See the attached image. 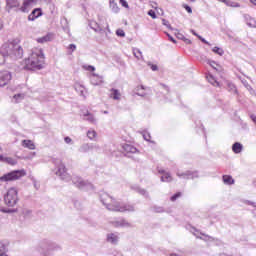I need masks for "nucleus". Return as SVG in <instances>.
<instances>
[{"instance_id":"obj_1","label":"nucleus","mask_w":256,"mask_h":256,"mask_svg":"<svg viewBox=\"0 0 256 256\" xmlns=\"http://www.w3.org/2000/svg\"><path fill=\"white\" fill-rule=\"evenodd\" d=\"M5 57H10L14 61L23 58V48L21 45L14 42H6L0 49V65L5 63Z\"/></svg>"},{"instance_id":"obj_2","label":"nucleus","mask_w":256,"mask_h":256,"mask_svg":"<svg viewBox=\"0 0 256 256\" xmlns=\"http://www.w3.org/2000/svg\"><path fill=\"white\" fill-rule=\"evenodd\" d=\"M100 201L101 203H103V205H105L106 209H108V211H116V212H120V213H125V211L128 212H133L135 211V206L131 205V204H121L117 201H115V199H113V197L109 196V194L102 192L100 194Z\"/></svg>"},{"instance_id":"obj_3","label":"nucleus","mask_w":256,"mask_h":256,"mask_svg":"<svg viewBox=\"0 0 256 256\" xmlns=\"http://www.w3.org/2000/svg\"><path fill=\"white\" fill-rule=\"evenodd\" d=\"M45 66V54L42 49H36L32 52L28 60L26 61L27 69L32 71H40Z\"/></svg>"},{"instance_id":"obj_4","label":"nucleus","mask_w":256,"mask_h":256,"mask_svg":"<svg viewBox=\"0 0 256 256\" xmlns=\"http://www.w3.org/2000/svg\"><path fill=\"white\" fill-rule=\"evenodd\" d=\"M59 249V246L54 243H45L42 242L35 250V256H47L49 251H55Z\"/></svg>"},{"instance_id":"obj_5","label":"nucleus","mask_w":256,"mask_h":256,"mask_svg":"<svg viewBox=\"0 0 256 256\" xmlns=\"http://www.w3.org/2000/svg\"><path fill=\"white\" fill-rule=\"evenodd\" d=\"M19 202V196L17 189L10 188L6 195L4 196V203L7 205V207H15L17 203Z\"/></svg>"},{"instance_id":"obj_6","label":"nucleus","mask_w":256,"mask_h":256,"mask_svg":"<svg viewBox=\"0 0 256 256\" xmlns=\"http://www.w3.org/2000/svg\"><path fill=\"white\" fill-rule=\"evenodd\" d=\"M25 175H27V172L23 169L14 170L0 177V181L4 183H7L8 181H17V179H21V177H25Z\"/></svg>"},{"instance_id":"obj_7","label":"nucleus","mask_w":256,"mask_h":256,"mask_svg":"<svg viewBox=\"0 0 256 256\" xmlns=\"http://www.w3.org/2000/svg\"><path fill=\"white\" fill-rule=\"evenodd\" d=\"M72 183H74L78 189H93V185L91 183L85 182L80 177H73Z\"/></svg>"},{"instance_id":"obj_8","label":"nucleus","mask_w":256,"mask_h":256,"mask_svg":"<svg viewBox=\"0 0 256 256\" xmlns=\"http://www.w3.org/2000/svg\"><path fill=\"white\" fill-rule=\"evenodd\" d=\"M12 77L11 72L7 70L0 71V87H5V85H8Z\"/></svg>"},{"instance_id":"obj_9","label":"nucleus","mask_w":256,"mask_h":256,"mask_svg":"<svg viewBox=\"0 0 256 256\" xmlns=\"http://www.w3.org/2000/svg\"><path fill=\"white\" fill-rule=\"evenodd\" d=\"M56 175H59V177L63 181H71V176L67 173V168L65 167V164L61 163L58 166V171L56 172Z\"/></svg>"},{"instance_id":"obj_10","label":"nucleus","mask_w":256,"mask_h":256,"mask_svg":"<svg viewBox=\"0 0 256 256\" xmlns=\"http://www.w3.org/2000/svg\"><path fill=\"white\" fill-rule=\"evenodd\" d=\"M90 27L93 29V31H95V33H100V35H105L107 37V31H105V26H103V24L92 22Z\"/></svg>"},{"instance_id":"obj_11","label":"nucleus","mask_w":256,"mask_h":256,"mask_svg":"<svg viewBox=\"0 0 256 256\" xmlns=\"http://www.w3.org/2000/svg\"><path fill=\"white\" fill-rule=\"evenodd\" d=\"M177 177H180L182 179H197L199 177V174L197 172H191V171H186V172H177Z\"/></svg>"},{"instance_id":"obj_12","label":"nucleus","mask_w":256,"mask_h":256,"mask_svg":"<svg viewBox=\"0 0 256 256\" xmlns=\"http://www.w3.org/2000/svg\"><path fill=\"white\" fill-rule=\"evenodd\" d=\"M93 149H99V146L93 144H83L79 148L80 153H89V151H93Z\"/></svg>"},{"instance_id":"obj_13","label":"nucleus","mask_w":256,"mask_h":256,"mask_svg":"<svg viewBox=\"0 0 256 256\" xmlns=\"http://www.w3.org/2000/svg\"><path fill=\"white\" fill-rule=\"evenodd\" d=\"M41 15H43L41 8H35L28 16V21H35L37 18L41 17Z\"/></svg>"},{"instance_id":"obj_14","label":"nucleus","mask_w":256,"mask_h":256,"mask_svg":"<svg viewBox=\"0 0 256 256\" xmlns=\"http://www.w3.org/2000/svg\"><path fill=\"white\" fill-rule=\"evenodd\" d=\"M19 7V1L17 0H6V11L11 13V9H17Z\"/></svg>"},{"instance_id":"obj_15","label":"nucleus","mask_w":256,"mask_h":256,"mask_svg":"<svg viewBox=\"0 0 256 256\" xmlns=\"http://www.w3.org/2000/svg\"><path fill=\"white\" fill-rule=\"evenodd\" d=\"M90 83L92 85H101L103 83V77L93 73L90 77Z\"/></svg>"},{"instance_id":"obj_16","label":"nucleus","mask_w":256,"mask_h":256,"mask_svg":"<svg viewBox=\"0 0 256 256\" xmlns=\"http://www.w3.org/2000/svg\"><path fill=\"white\" fill-rule=\"evenodd\" d=\"M107 241L112 245H117L119 243V236L115 233H110L107 235Z\"/></svg>"},{"instance_id":"obj_17","label":"nucleus","mask_w":256,"mask_h":256,"mask_svg":"<svg viewBox=\"0 0 256 256\" xmlns=\"http://www.w3.org/2000/svg\"><path fill=\"white\" fill-rule=\"evenodd\" d=\"M37 1L38 0H25L23 2V6L20 8V11H22V13H25L27 11V7H30V5H35Z\"/></svg>"},{"instance_id":"obj_18","label":"nucleus","mask_w":256,"mask_h":256,"mask_svg":"<svg viewBox=\"0 0 256 256\" xmlns=\"http://www.w3.org/2000/svg\"><path fill=\"white\" fill-rule=\"evenodd\" d=\"M159 173L163 174L161 177V181L164 183H171L173 181V178L171 177V174L165 173V170H159Z\"/></svg>"},{"instance_id":"obj_19","label":"nucleus","mask_w":256,"mask_h":256,"mask_svg":"<svg viewBox=\"0 0 256 256\" xmlns=\"http://www.w3.org/2000/svg\"><path fill=\"white\" fill-rule=\"evenodd\" d=\"M84 117V121H88L89 123L95 124L96 123V119L95 116H93V114L89 113V111H87L86 113L83 114Z\"/></svg>"},{"instance_id":"obj_20","label":"nucleus","mask_w":256,"mask_h":256,"mask_svg":"<svg viewBox=\"0 0 256 256\" xmlns=\"http://www.w3.org/2000/svg\"><path fill=\"white\" fill-rule=\"evenodd\" d=\"M219 1V3H225L227 7H241V4L237 3V2H233L231 0H217Z\"/></svg>"},{"instance_id":"obj_21","label":"nucleus","mask_w":256,"mask_h":256,"mask_svg":"<svg viewBox=\"0 0 256 256\" xmlns=\"http://www.w3.org/2000/svg\"><path fill=\"white\" fill-rule=\"evenodd\" d=\"M110 91V97L112 99H114L115 101H119V99H121V93L119 92V90L112 88Z\"/></svg>"},{"instance_id":"obj_22","label":"nucleus","mask_w":256,"mask_h":256,"mask_svg":"<svg viewBox=\"0 0 256 256\" xmlns=\"http://www.w3.org/2000/svg\"><path fill=\"white\" fill-rule=\"evenodd\" d=\"M222 180L225 185H233L235 183V180L231 175H223Z\"/></svg>"},{"instance_id":"obj_23","label":"nucleus","mask_w":256,"mask_h":256,"mask_svg":"<svg viewBox=\"0 0 256 256\" xmlns=\"http://www.w3.org/2000/svg\"><path fill=\"white\" fill-rule=\"evenodd\" d=\"M232 151L236 154L241 153V151H243V144L239 143V142H235L232 145Z\"/></svg>"},{"instance_id":"obj_24","label":"nucleus","mask_w":256,"mask_h":256,"mask_svg":"<svg viewBox=\"0 0 256 256\" xmlns=\"http://www.w3.org/2000/svg\"><path fill=\"white\" fill-rule=\"evenodd\" d=\"M22 146H24L26 149L34 150L35 149V143L31 140H23Z\"/></svg>"},{"instance_id":"obj_25","label":"nucleus","mask_w":256,"mask_h":256,"mask_svg":"<svg viewBox=\"0 0 256 256\" xmlns=\"http://www.w3.org/2000/svg\"><path fill=\"white\" fill-rule=\"evenodd\" d=\"M123 149L126 153H137V148H135V146H132L131 144H125L123 146Z\"/></svg>"},{"instance_id":"obj_26","label":"nucleus","mask_w":256,"mask_h":256,"mask_svg":"<svg viewBox=\"0 0 256 256\" xmlns=\"http://www.w3.org/2000/svg\"><path fill=\"white\" fill-rule=\"evenodd\" d=\"M53 39V34H47L46 36L40 37L37 39L38 43H48Z\"/></svg>"},{"instance_id":"obj_27","label":"nucleus","mask_w":256,"mask_h":256,"mask_svg":"<svg viewBox=\"0 0 256 256\" xmlns=\"http://www.w3.org/2000/svg\"><path fill=\"white\" fill-rule=\"evenodd\" d=\"M74 89L77 93H80L81 97H85V87H83V85L75 84Z\"/></svg>"},{"instance_id":"obj_28","label":"nucleus","mask_w":256,"mask_h":256,"mask_svg":"<svg viewBox=\"0 0 256 256\" xmlns=\"http://www.w3.org/2000/svg\"><path fill=\"white\" fill-rule=\"evenodd\" d=\"M110 9L113 13H119V6L115 2V0H110Z\"/></svg>"},{"instance_id":"obj_29","label":"nucleus","mask_w":256,"mask_h":256,"mask_svg":"<svg viewBox=\"0 0 256 256\" xmlns=\"http://www.w3.org/2000/svg\"><path fill=\"white\" fill-rule=\"evenodd\" d=\"M114 227H129V223L125 220L113 222Z\"/></svg>"},{"instance_id":"obj_30","label":"nucleus","mask_w":256,"mask_h":256,"mask_svg":"<svg viewBox=\"0 0 256 256\" xmlns=\"http://www.w3.org/2000/svg\"><path fill=\"white\" fill-rule=\"evenodd\" d=\"M132 189H135V191H137V193H139L140 195H144L145 197H149V193H147V190L142 189L139 186H136Z\"/></svg>"},{"instance_id":"obj_31","label":"nucleus","mask_w":256,"mask_h":256,"mask_svg":"<svg viewBox=\"0 0 256 256\" xmlns=\"http://www.w3.org/2000/svg\"><path fill=\"white\" fill-rule=\"evenodd\" d=\"M246 23L248 27H256V21L250 16H246Z\"/></svg>"},{"instance_id":"obj_32","label":"nucleus","mask_w":256,"mask_h":256,"mask_svg":"<svg viewBox=\"0 0 256 256\" xmlns=\"http://www.w3.org/2000/svg\"><path fill=\"white\" fill-rule=\"evenodd\" d=\"M24 97L25 96L23 94H16L13 97V102L14 103H19V101H23Z\"/></svg>"},{"instance_id":"obj_33","label":"nucleus","mask_w":256,"mask_h":256,"mask_svg":"<svg viewBox=\"0 0 256 256\" xmlns=\"http://www.w3.org/2000/svg\"><path fill=\"white\" fill-rule=\"evenodd\" d=\"M4 163H7L8 165H17V160L11 157H6Z\"/></svg>"},{"instance_id":"obj_34","label":"nucleus","mask_w":256,"mask_h":256,"mask_svg":"<svg viewBox=\"0 0 256 256\" xmlns=\"http://www.w3.org/2000/svg\"><path fill=\"white\" fill-rule=\"evenodd\" d=\"M87 137H88V139L93 140L97 137V132H95V130H89L87 132Z\"/></svg>"},{"instance_id":"obj_35","label":"nucleus","mask_w":256,"mask_h":256,"mask_svg":"<svg viewBox=\"0 0 256 256\" xmlns=\"http://www.w3.org/2000/svg\"><path fill=\"white\" fill-rule=\"evenodd\" d=\"M207 79L211 85H214V87L219 86V82H217V80H215L211 75L207 76Z\"/></svg>"},{"instance_id":"obj_36","label":"nucleus","mask_w":256,"mask_h":256,"mask_svg":"<svg viewBox=\"0 0 256 256\" xmlns=\"http://www.w3.org/2000/svg\"><path fill=\"white\" fill-rule=\"evenodd\" d=\"M140 89H145V86L141 85V86H138L136 89H135V94L138 95V97H145V95H147L146 93H139V90Z\"/></svg>"},{"instance_id":"obj_37","label":"nucleus","mask_w":256,"mask_h":256,"mask_svg":"<svg viewBox=\"0 0 256 256\" xmlns=\"http://www.w3.org/2000/svg\"><path fill=\"white\" fill-rule=\"evenodd\" d=\"M212 51L213 53H216L217 55H220V56L223 55V53H225V51H223V49L219 47H214Z\"/></svg>"},{"instance_id":"obj_38","label":"nucleus","mask_w":256,"mask_h":256,"mask_svg":"<svg viewBox=\"0 0 256 256\" xmlns=\"http://www.w3.org/2000/svg\"><path fill=\"white\" fill-rule=\"evenodd\" d=\"M133 53H134V56L136 57V59H143V55L141 54V50L134 49Z\"/></svg>"},{"instance_id":"obj_39","label":"nucleus","mask_w":256,"mask_h":256,"mask_svg":"<svg viewBox=\"0 0 256 256\" xmlns=\"http://www.w3.org/2000/svg\"><path fill=\"white\" fill-rule=\"evenodd\" d=\"M179 197H181V192H177L176 194H174V195L170 198V201H172V202L177 201V199H179Z\"/></svg>"},{"instance_id":"obj_40","label":"nucleus","mask_w":256,"mask_h":256,"mask_svg":"<svg viewBox=\"0 0 256 256\" xmlns=\"http://www.w3.org/2000/svg\"><path fill=\"white\" fill-rule=\"evenodd\" d=\"M116 35H117L118 37H125V31H123L122 29H118V30L116 31Z\"/></svg>"},{"instance_id":"obj_41","label":"nucleus","mask_w":256,"mask_h":256,"mask_svg":"<svg viewBox=\"0 0 256 256\" xmlns=\"http://www.w3.org/2000/svg\"><path fill=\"white\" fill-rule=\"evenodd\" d=\"M162 25H165V27H167L168 29H173L171 27V24H169V21L162 19Z\"/></svg>"},{"instance_id":"obj_42","label":"nucleus","mask_w":256,"mask_h":256,"mask_svg":"<svg viewBox=\"0 0 256 256\" xmlns=\"http://www.w3.org/2000/svg\"><path fill=\"white\" fill-rule=\"evenodd\" d=\"M148 15L152 17V19H157V14H155V11L153 10H149Z\"/></svg>"},{"instance_id":"obj_43","label":"nucleus","mask_w":256,"mask_h":256,"mask_svg":"<svg viewBox=\"0 0 256 256\" xmlns=\"http://www.w3.org/2000/svg\"><path fill=\"white\" fill-rule=\"evenodd\" d=\"M183 7L187 11V13H193V9H191L189 5L183 4Z\"/></svg>"},{"instance_id":"obj_44","label":"nucleus","mask_w":256,"mask_h":256,"mask_svg":"<svg viewBox=\"0 0 256 256\" xmlns=\"http://www.w3.org/2000/svg\"><path fill=\"white\" fill-rule=\"evenodd\" d=\"M122 7H125L126 9H129V4L125 0H119Z\"/></svg>"},{"instance_id":"obj_45","label":"nucleus","mask_w":256,"mask_h":256,"mask_svg":"<svg viewBox=\"0 0 256 256\" xmlns=\"http://www.w3.org/2000/svg\"><path fill=\"white\" fill-rule=\"evenodd\" d=\"M198 39H199L202 43H205V45L211 46V43H209V41L205 40V38H203V37H201V36H198Z\"/></svg>"},{"instance_id":"obj_46","label":"nucleus","mask_w":256,"mask_h":256,"mask_svg":"<svg viewBox=\"0 0 256 256\" xmlns=\"http://www.w3.org/2000/svg\"><path fill=\"white\" fill-rule=\"evenodd\" d=\"M176 37H177V39H180L181 41H183L185 39V36L183 34H181L180 32L176 33Z\"/></svg>"},{"instance_id":"obj_47","label":"nucleus","mask_w":256,"mask_h":256,"mask_svg":"<svg viewBox=\"0 0 256 256\" xmlns=\"http://www.w3.org/2000/svg\"><path fill=\"white\" fill-rule=\"evenodd\" d=\"M64 141H65V143H67L68 145H69V143H73V139H71V137H69V136H66V137L64 138Z\"/></svg>"},{"instance_id":"obj_48","label":"nucleus","mask_w":256,"mask_h":256,"mask_svg":"<svg viewBox=\"0 0 256 256\" xmlns=\"http://www.w3.org/2000/svg\"><path fill=\"white\" fill-rule=\"evenodd\" d=\"M205 238H203L204 241H215V238L211 236L204 235Z\"/></svg>"},{"instance_id":"obj_49","label":"nucleus","mask_w":256,"mask_h":256,"mask_svg":"<svg viewBox=\"0 0 256 256\" xmlns=\"http://www.w3.org/2000/svg\"><path fill=\"white\" fill-rule=\"evenodd\" d=\"M148 65H150L152 71H157V69H159V67H157V65L151 64V62H149Z\"/></svg>"},{"instance_id":"obj_50","label":"nucleus","mask_w":256,"mask_h":256,"mask_svg":"<svg viewBox=\"0 0 256 256\" xmlns=\"http://www.w3.org/2000/svg\"><path fill=\"white\" fill-rule=\"evenodd\" d=\"M145 141H151V134H143Z\"/></svg>"},{"instance_id":"obj_51","label":"nucleus","mask_w":256,"mask_h":256,"mask_svg":"<svg viewBox=\"0 0 256 256\" xmlns=\"http://www.w3.org/2000/svg\"><path fill=\"white\" fill-rule=\"evenodd\" d=\"M68 49H70L71 51H75V49H77V46L75 44H70Z\"/></svg>"},{"instance_id":"obj_52","label":"nucleus","mask_w":256,"mask_h":256,"mask_svg":"<svg viewBox=\"0 0 256 256\" xmlns=\"http://www.w3.org/2000/svg\"><path fill=\"white\" fill-rule=\"evenodd\" d=\"M184 43H186L187 45H191V40L184 38L183 39Z\"/></svg>"},{"instance_id":"obj_53","label":"nucleus","mask_w":256,"mask_h":256,"mask_svg":"<svg viewBox=\"0 0 256 256\" xmlns=\"http://www.w3.org/2000/svg\"><path fill=\"white\" fill-rule=\"evenodd\" d=\"M168 37L172 41V43H177V40L173 38L171 35L168 34Z\"/></svg>"},{"instance_id":"obj_54","label":"nucleus","mask_w":256,"mask_h":256,"mask_svg":"<svg viewBox=\"0 0 256 256\" xmlns=\"http://www.w3.org/2000/svg\"><path fill=\"white\" fill-rule=\"evenodd\" d=\"M190 31L192 34L195 35V37H198V38L201 37L199 34H197V32H195V30L191 29Z\"/></svg>"},{"instance_id":"obj_55","label":"nucleus","mask_w":256,"mask_h":256,"mask_svg":"<svg viewBox=\"0 0 256 256\" xmlns=\"http://www.w3.org/2000/svg\"><path fill=\"white\" fill-rule=\"evenodd\" d=\"M5 159H6V157H4L3 155H0V161H1V163H5Z\"/></svg>"},{"instance_id":"obj_56","label":"nucleus","mask_w":256,"mask_h":256,"mask_svg":"<svg viewBox=\"0 0 256 256\" xmlns=\"http://www.w3.org/2000/svg\"><path fill=\"white\" fill-rule=\"evenodd\" d=\"M106 31H107L108 33H111V29L109 28V23H106Z\"/></svg>"},{"instance_id":"obj_57","label":"nucleus","mask_w":256,"mask_h":256,"mask_svg":"<svg viewBox=\"0 0 256 256\" xmlns=\"http://www.w3.org/2000/svg\"><path fill=\"white\" fill-rule=\"evenodd\" d=\"M88 71H95V68L93 66H88Z\"/></svg>"},{"instance_id":"obj_58","label":"nucleus","mask_w":256,"mask_h":256,"mask_svg":"<svg viewBox=\"0 0 256 256\" xmlns=\"http://www.w3.org/2000/svg\"><path fill=\"white\" fill-rule=\"evenodd\" d=\"M153 9H157V4L155 2H152Z\"/></svg>"},{"instance_id":"obj_59","label":"nucleus","mask_w":256,"mask_h":256,"mask_svg":"<svg viewBox=\"0 0 256 256\" xmlns=\"http://www.w3.org/2000/svg\"><path fill=\"white\" fill-rule=\"evenodd\" d=\"M1 29H3V21H1V19H0V31H1Z\"/></svg>"},{"instance_id":"obj_60","label":"nucleus","mask_w":256,"mask_h":256,"mask_svg":"<svg viewBox=\"0 0 256 256\" xmlns=\"http://www.w3.org/2000/svg\"><path fill=\"white\" fill-rule=\"evenodd\" d=\"M15 211H17L16 209H11V210H8V213H15Z\"/></svg>"},{"instance_id":"obj_61","label":"nucleus","mask_w":256,"mask_h":256,"mask_svg":"<svg viewBox=\"0 0 256 256\" xmlns=\"http://www.w3.org/2000/svg\"><path fill=\"white\" fill-rule=\"evenodd\" d=\"M210 65H211V67H213V68L215 69V66H213V65H215V61H212V62L210 63Z\"/></svg>"},{"instance_id":"obj_62","label":"nucleus","mask_w":256,"mask_h":256,"mask_svg":"<svg viewBox=\"0 0 256 256\" xmlns=\"http://www.w3.org/2000/svg\"><path fill=\"white\" fill-rule=\"evenodd\" d=\"M250 2L256 6V0H250Z\"/></svg>"},{"instance_id":"obj_63","label":"nucleus","mask_w":256,"mask_h":256,"mask_svg":"<svg viewBox=\"0 0 256 256\" xmlns=\"http://www.w3.org/2000/svg\"><path fill=\"white\" fill-rule=\"evenodd\" d=\"M194 235L197 237V239H203L202 237L198 236L197 234H194Z\"/></svg>"},{"instance_id":"obj_64","label":"nucleus","mask_w":256,"mask_h":256,"mask_svg":"<svg viewBox=\"0 0 256 256\" xmlns=\"http://www.w3.org/2000/svg\"><path fill=\"white\" fill-rule=\"evenodd\" d=\"M231 89H235V85H230Z\"/></svg>"}]
</instances>
